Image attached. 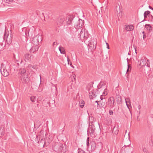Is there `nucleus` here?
<instances>
[{"label":"nucleus","instance_id":"33","mask_svg":"<svg viewBox=\"0 0 153 153\" xmlns=\"http://www.w3.org/2000/svg\"><path fill=\"white\" fill-rule=\"evenodd\" d=\"M78 153H86L85 152L83 151L81 149H79L78 150Z\"/></svg>","mask_w":153,"mask_h":153},{"label":"nucleus","instance_id":"28","mask_svg":"<svg viewBox=\"0 0 153 153\" xmlns=\"http://www.w3.org/2000/svg\"><path fill=\"white\" fill-rule=\"evenodd\" d=\"M85 33V37L84 38V39H87L89 37V35L88 34V32L87 30H86V32Z\"/></svg>","mask_w":153,"mask_h":153},{"label":"nucleus","instance_id":"56","mask_svg":"<svg viewBox=\"0 0 153 153\" xmlns=\"http://www.w3.org/2000/svg\"><path fill=\"white\" fill-rule=\"evenodd\" d=\"M149 8L150 9H151L152 10V9H153V8L152 7H151V6H149Z\"/></svg>","mask_w":153,"mask_h":153},{"label":"nucleus","instance_id":"55","mask_svg":"<svg viewBox=\"0 0 153 153\" xmlns=\"http://www.w3.org/2000/svg\"><path fill=\"white\" fill-rule=\"evenodd\" d=\"M32 66H32V65H28V67L29 68H30V67H32Z\"/></svg>","mask_w":153,"mask_h":153},{"label":"nucleus","instance_id":"39","mask_svg":"<svg viewBox=\"0 0 153 153\" xmlns=\"http://www.w3.org/2000/svg\"><path fill=\"white\" fill-rule=\"evenodd\" d=\"M93 92H94V91H91L89 92V95L90 98V97H92V96L93 95Z\"/></svg>","mask_w":153,"mask_h":153},{"label":"nucleus","instance_id":"16","mask_svg":"<svg viewBox=\"0 0 153 153\" xmlns=\"http://www.w3.org/2000/svg\"><path fill=\"white\" fill-rule=\"evenodd\" d=\"M86 32V30H84V31L82 30V29L80 33L79 34L80 39H84L85 37V33Z\"/></svg>","mask_w":153,"mask_h":153},{"label":"nucleus","instance_id":"20","mask_svg":"<svg viewBox=\"0 0 153 153\" xmlns=\"http://www.w3.org/2000/svg\"><path fill=\"white\" fill-rule=\"evenodd\" d=\"M134 29L132 25H128V26H126V27L125 28V30H126L127 31H131L133 30Z\"/></svg>","mask_w":153,"mask_h":153},{"label":"nucleus","instance_id":"30","mask_svg":"<svg viewBox=\"0 0 153 153\" xmlns=\"http://www.w3.org/2000/svg\"><path fill=\"white\" fill-rule=\"evenodd\" d=\"M30 52L31 53H34L35 52V51H34V48L33 47H32L30 50Z\"/></svg>","mask_w":153,"mask_h":153},{"label":"nucleus","instance_id":"14","mask_svg":"<svg viewBox=\"0 0 153 153\" xmlns=\"http://www.w3.org/2000/svg\"><path fill=\"white\" fill-rule=\"evenodd\" d=\"M61 144L60 143H55V144L53 146V150L55 152H58L59 148L60 147Z\"/></svg>","mask_w":153,"mask_h":153},{"label":"nucleus","instance_id":"1","mask_svg":"<svg viewBox=\"0 0 153 153\" xmlns=\"http://www.w3.org/2000/svg\"><path fill=\"white\" fill-rule=\"evenodd\" d=\"M95 128L92 121H91L90 118V123L89 127L88 128V134H90V136L92 138H94L96 136V133L95 132Z\"/></svg>","mask_w":153,"mask_h":153},{"label":"nucleus","instance_id":"22","mask_svg":"<svg viewBox=\"0 0 153 153\" xmlns=\"http://www.w3.org/2000/svg\"><path fill=\"white\" fill-rule=\"evenodd\" d=\"M59 50L60 51V53L62 54H65V51L64 48L62 46H59Z\"/></svg>","mask_w":153,"mask_h":153},{"label":"nucleus","instance_id":"36","mask_svg":"<svg viewBox=\"0 0 153 153\" xmlns=\"http://www.w3.org/2000/svg\"><path fill=\"white\" fill-rule=\"evenodd\" d=\"M34 51H37L39 49V47L38 45H35L34 47Z\"/></svg>","mask_w":153,"mask_h":153},{"label":"nucleus","instance_id":"6","mask_svg":"<svg viewBox=\"0 0 153 153\" xmlns=\"http://www.w3.org/2000/svg\"><path fill=\"white\" fill-rule=\"evenodd\" d=\"M107 106L110 108H113L114 106V99L113 97H110L106 103Z\"/></svg>","mask_w":153,"mask_h":153},{"label":"nucleus","instance_id":"40","mask_svg":"<svg viewBox=\"0 0 153 153\" xmlns=\"http://www.w3.org/2000/svg\"><path fill=\"white\" fill-rule=\"evenodd\" d=\"M100 99L101 100H104V99H105L104 97V95H101L100 97Z\"/></svg>","mask_w":153,"mask_h":153},{"label":"nucleus","instance_id":"52","mask_svg":"<svg viewBox=\"0 0 153 153\" xmlns=\"http://www.w3.org/2000/svg\"><path fill=\"white\" fill-rule=\"evenodd\" d=\"M86 145L87 146H89V142H86Z\"/></svg>","mask_w":153,"mask_h":153},{"label":"nucleus","instance_id":"23","mask_svg":"<svg viewBox=\"0 0 153 153\" xmlns=\"http://www.w3.org/2000/svg\"><path fill=\"white\" fill-rule=\"evenodd\" d=\"M145 27L149 32H151L152 30V27L149 24H146L145 25Z\"/></svg>","mask_w":153,"mask_h":153},{"label":"nucleus","instance_id":"25","mask_svg":"<svg viewBox=\"0 0 153 153\" xmlns=\"http://www.w3.org/2000/svg\"><path fill=\"white\" fill-rule=\"evenodd\" d=\"M150 12L149 11H146L144 13V18H146L148 16Z\"/></svg>","mask_w":153,"mask_h":153},{"label":"nucleus","instance_id":"63","mask_svg":"<svg viewBox=\"0 0 153 153\" xmlns=\"http://www.w3.org/2000/svg\"><path fill=\"white\" fill-rule=\"evenodd\" d=\"M119 16H120V17H121L122 16V15H119Z\"/></svg>","mask_w":153,"mask_h":153},{"label":"nucleus","instance_id":"57","mask_svg":"<svg viewBox=\"0 0 153 153\" xmlns=\"http://www.w3.org/2000/svg\"><path fill=\"white\" fill-rule=\"evenodd\" d=\"M43 132V131H40V133H42Z\"/></svg>","mask_w":153,"mask_h":153},{"label":"nucleus","instance_id":"53","mask_svg":"<svg viewBox=\"0 0 153 153\" xmlns=\"http://www.w3.org/2000/svg\"><path fill=\"white\" fill-rule=\"evenodd\" d=\"M89 137H88L87 139L86 142H89Z\"/></svg>","mask_w":153,"mask_h":153},{"label":"nucleus","instance_id":"4","mask_svg":"<svg viewBox=\"0 0 153 153\" xmlns=\"http://www.w3.org/2000/svg\"><path fill=\"white\" fill-rule=\"evenodd\" d=\"M42 40V37L41 35H37L34 37L32 40V43L35 45H38L39 42Z\"/></svg>","mask_w":153,"mask_h":153},{"label":"nucleus","instance_id":"32","mask_svg":"<svg viewBox=\"0 0 153 153\" xmlns=\"http://www.w3.org/2000/svg\"><path fill=\"white\" fill-rule=\"evenodd\" d=\"M107 89L105 88L104 91L103 92V95L104 96L106 95L107 94Z\"/></svg>","mask_w":153,"mask_h":153},{"label":"nucleus","instance_id":"35","mask_svg":"<svg viewBox=\"0 0 153 153\" xmlns=\"http://www.w3.org/2000/svg\"><path fill=\"white\" fill-rule=\"evenodd\" d=\"M128 68L127 70V73L130 71L129 69H130V70H131V66H130V65H129L128 64Z\"/></svg>","mask_w":153,"mask_h":153},{"label":"nucleus","instance_id":"49","mask_svg":"<svg viewBox=\"0 0 153 153\" xmlns=\"http://www.w3.org/2000/svg\"><path fill=\"white\" fill-rule=\"evenodd\" d=\"M0 44L1 47H3L4 46V44L3 43L1 42L0 43Z\"/></svg>","mask_w":153,"mask_h":153},{"label":"nucleus","instance_id":"10","mask_svg":"<svg viewBox=\"0 0 153 153\" xmlns=\"http://www.w3.org/2000/svg\"><path fill=\"white\" fill-rule=\"evenodd\" d=\"M99 106L100 108H105V107L107 106V102L105 99L99 101Z\"/></svg>","mask_w":153,"mask_h":153},{"label":"nucleus","instance_id":"24","mask_svg":"<svg viewBox=\"0 0 153 153\" xmlns=\"http://www.w3.org/2000/svg\"><path fill=\"white\" fill-rule=\"evenodd\" d=\"M85 102L82 100H81L79 101V106L82 108L84 105Z\"/></svg>","mask_w":153,"mask_h":153},{"label":"nucleus","instance_id":"12","mask_svg":"<svg viewBox=\"0 0 153 153\" xmlns=\"http://www.w3.org/2000/svg\"><path fill=\"white\" fill-rule=\"evenodd\" d=\"M33 58V56L31 55L29 53H27L24 55V59L25 62L29 61L31 58Z\"/></svg>","mask_w":153,"mask_h":153},{"label":"nucleus","instance_id":"7","mask_svg":"<svg viewBox=\"0 0 153 153\" xmlns=\"http://www.w3.org/2000/svg\"><path fill=\"white\" fill-rule=\"evenodd\" d=\"M84 22L83 20L79 19L76 22V24H74V27L76 30H78L82 28V26L84 24Z\"/></svg>","mask_w":153,"mask_h":153},{"label":"nucleus","instance_id":"48","mask_svg":"<svg viewBox=\"0 0 153 153\" xmlns=\"http://www.w3.org/2000/svg\"><path fill=\"white\" fill-rule=\"evenodd\" d=\"M58 44V43H57V42H54L53 44V45H57Z\"/></svg>","mask_w":153,"mask_h":153},{"label":"nucleus","instance_id":"3","mask_svg":"<svg viewBox=\"0 0 153 153\" xmlns=\"http://www.w3.org/2000/svg\"><path fill=\"white\" fill-rule=\"evenodd\" d=\"M97 42L94 39H93L89 41L88 47L89 50L91 51L96 48Z\"/></svg>","mask_w":153,"mask_h":153},{"label":"nucleus","instance_id":"51","mask_svg":"<svg viewBox=\"0 0 153 153\" xmlns=\"http://www.w3.org/2000/svg\"><path fill=\"white\" fill-rule=\"evenodd\" d=\"M146 37V35L145 34H144L143 36V39H145Z\"/></svg>","mask_w":153,"mask_h":153},{"label":"nucleus","instance_id":"46","mask_svg":"<svg viewBox=\"0 0 153 153\" xmlns=\"http://www.w3.org/2000/svg\"><path fill=\"white\" fill-rule=\"evenodd\" d=\"M0 135H1L3 136L4 135V132L2 131L1 132L0 131Z\"/></svg>","mask_w":153,"mask_h":153},{"label":"nucleus","instance_id":"50","mask_svg":"<svg viewBox=\"0 0 153 153\" xmlns=\"http://www.w3.org/2000/svg\"><path fill=\"white\" fill-rule=\"evenodd\" d=\"M99 101H96L95 102L97 103V106H98L99 105Z\"/></svg>","mask_w":153,"mask_h":153},{"label":"nucleus","instance_id":"2","mask_svg":"<svg viewBox=\"0 0 153 153\" xmlns=\"http://www.w3.org/2000/svg\"><path fill=\"white\" fill-rule=\"evenodd\" d=\"M12 34L10 33L5 31L4 35V39L6 40V43L8 45H10L12 43Z\"/></svg>","mask_w":153,"mask_h":153},{"label":"nucleus","instance_id":"43","mask_svg":"<svg viewBox=\"0 0 153 153\" xmlns=\"http://www.w3.org/2000/svg\"><path fill=\"white\" fill-rule=\"evenodd\" d=\"M126 105L128 108L129 109L130 111V106L131 108V104H126Z\"/></svg>","mask_w":153,"mask_h":153},{"label":"nucleus","instance_id":"59","mask_svg":"<svg viewBox=\"0 0 153 153\" xmlns=\"http://www.w3.org/2000/svg\"><path fill=\"white\" fill-rule=\"evenodd\" d=\"M17 65H18V66H19V63H17Z\"/></svg>","mask_w":153,"mask_h":153},{"label":"nucleus","instance_id":"17","mask_svg":"<svg viewBox=\"0 0 153 153\" xmlns=\"http://www.w3.org/2000/svg\"><path fill=\"white\" fill-rule=\"evenodd\" d=\"M90 145L91 146V149L92 150L94 151L96 148V144L95 141H92L90 143Z\"/></svg>","mask_w":153,"mask_h":153},{"label":"nucleus","instance_id":"9","mask_svg":"<svg viewBox=\"0 0 153 153\" xmlns=\"http://www.w3.org/2000/svg\"><path fill=\"white\" fill-rule=\"evenodd\" d=\"M3 65V63L1 64V72L2 75L4 76L7 77L9 75V73L6 69H5L4 67H3L2 66Z\"/></svg>","mask_w":153,"mask_h":153},{"label":"nucleus","instance_id":"45","mask_svg":"<svg viewBox=\"0 0 153 153\" xmlns=\"http://www.w3.org/2000/svg\"><path fill=\"white\" fill-rule=\"evenodd\" d=\"M6 0V2L9 3L10 2H12L13 1V0Z\"/></svg>","mask_w":153,"mask_h":153},{"label":"nucleus","instance_id":"61","mask_svg":"<svg viewBox=\"0 0 153 153\" xmlns=\"http://www.w3.org/2000/svg\"><path fill=\"white\" fill-rule=\"evenodd\" d=\"M91 120H92V118H93V120H94V118H93L92 117H91Z\"/></svg>","mask_w":153,"mask_h":153},{"label":"nucleus","instance_id":"62","mask_svg":"<svg viewBox=\"0 0 153 153\" xmlns=\"http://www.w3.org/2000/svg\"><path fill=\"white\" fill-rule=\"evenodd\" d=\"M142 33L143 34H144L145 33L144 31H143Z\"/></svg>","mask_w":153,"mask_h":153},{"label":"nucleus","instance_id":"47","mask_svg":"<svg viewBox=\"0 0 153 153\" xmlns=\"http://www.w3.org/2000/svg\"><path fill=\"white\" fill-rule=\"evenodd\" d=\"M106 44L107 45V48H108V49H109V45L108 44V43H107L106 42Z\"/></svg>","mask_w":153,"mask_h":153},{"label":"nucleus","instance_id":"5","mask_svg":"<svg viewBox=\"0 0 153 153\" xmlns=\"http://www.w3.org/2000/svg\"><path fill=\"white\" fill-rule=\"evenodd\" d=\"M65 19L63 16H60L57 18L56 20V23L57 27L62 26L65 22Z\"/></svg>","mask_w":153,"mask_h":153},{"label":"nucleus","instance_id":"26","mask_svg":"<svg viewBox=\"0 0 153 153\" xmlns=\"http://www.w3.org/2000/svg\"><path fill=\"white\" fill-rule=\"evenodd\" d=\"M36 97L34 96H31L30 97L31 101L33 102H35L36 100Z\"/></svg>","mask_w":153,"mask_h":153},{"label":"nucleus","instance_id":"37","mask_svg":"<svg viewBox=\"0 0 153 153\" xmlns=\"http://www.w3.org/2000/svg\"><path fill=\"white\" fill-rule=\"evenodd\" d=\"M67 61L68 64H70V65H72L71 62L70 61V59L68 58V57L67 58Z\"/></svg>","mask_w":153,"mask_h":153},{"label":"nucleus","instance_id":"31","mask_svg":"<svg viewBox=\"0 0 153 153\" xmlns=\"http://www.w3.org/2000/svg\"><path fill=\"white\" fill-rule=\"evenodd\" d=\"M116 10L117 11V13H118L119 12V14L120 12V6H119V7H118L117 6L116 7Z\"/></svg>","mask_w":153,"mask_h":153},{"label":"nucleus","instance_id":"54","mask_svg":"<svg viewBox=\"0 0 153 153\" xmlns=\"http://www.w3.org/2000/svg\"><path fill=\"white\" fill-rule=\"evenodd\" d=\"M138 108L139 109H140L141 108V106L140 105H139L138 106Z\"/></svg>","mask_w":153,"mask_h":153},{"label":"nucleus","instance_id":"8","mask_svg":"<svg viewBox=\"0 0 153 153\" xmlns=\"http://www.w3.org/2000/svg\"><path fill=\"white\" fill-rule=\"evenodd\" d=\"M22 81L24 83H27L29 82L30 79L27 74H25L24 75L19 77Z\"/></svg>","mask_w":153,"mask_h":153},{"label":"nucleus","instance_id":"44","mask_svg":"<svg viewBox=\"0 0 153 153\" xmlns=\"http://www.w3.org/2000/svg\"><path fill=\"white\" fill-rule=\"evenodd\" d=\"M109 113L110 115H113V112L112 110H110L109 111Z\"/></svg>","mask_w":153,"mask_h":153},{"label":"nucleus","instance_id":"41","mask_svg":"<svg viewBox=\"0 0 153 153\" xmlns=\"http://www.w3.org/2000/svg\"><path fill=\"white\" fill-rule=\"evenodd\" d=\"M100 85H101V86H100V88H102V86L103 85H105V83H104V82H100Z\"/></svg>","mask_w":153,"mask_h":153},{"label":"nucleus","instance_id":"27","mask_svg":"<svg viewBox=\"0 0 153 153\" xmlns=\"http://www.w3.org/2000/svg\"><path fill=\"white\" fill-rule=\"evenodd\" d=\"M125 101L126 104H131V102L130 99L129 98L125 99Z\"/></svg>","mask_w":153,"mask_h":153},{"label":"nucleus","instance_id":"15","mask_svg":"<svg viewBox=\"0 0 153 153\" xmlns=\"http://www.w3.org/2000/svg\"><path fill=\"white\" fill-rule=\"evenodd\" d=\"M119 130V126L118 125H115L113 128L112 132L114 131V134L117 135L118 134Z\"/></svg>","mask_w":153,"mask_h":153},{"label":"nucleus","instance_id":"19","mask_svg":"<svg viewBox=\"0 0 153 153\" xmlns=\"http://www.w3.org/2000/svg\"><path fill=\"white\" fill-rule=\"evenodd\" d=\"M117 102L118 104H120L122 103V100L121 97L120 95H118L116 97Z\"/></svg>","mask_w":153,"mask_h":153},{"label":"nucleus","instance_id":"42","mask_svg":"<svg viewBox=\"0 0 153 153\" xmlns=\"http://www.w3.org/2000/svg\"><path fill=\"white\" fill-rule=\"evenodd\" d=\"M33 69L36 70L37 69V66L36 65H34L32 66V67Z\"/></svg>","mask_w":153,"mask_h":153},{"label":"nucleus","instance_id":"38","mask_svg":"<svg viewBox=\"0 0 153 153\" xmlns=\"http://www.w3.org/2000/svg\"><path fill=\"white\" fill-rule=\"evenodd\" d=\"M43 139V138L41 136L40 137V136L39 137V140L38 142V143H39L40 141L41 142L42 141Z\"/></svg>","mask_w":153,"mask_h":153},{"label":"nucleus","instance_id":"64","mask_svg":"<svg viewBox=\"0 0 153 153\" xmlns=\"http://www.w3.org/2000/svg\"><path fill=\"white\" fill-rule=\"evenodd\" d=\"M96 90L97 91H98V90H97L96 89Z\"/></svg>","mask_w":153,"mask_h":153},{"label":"nucleus","instance_id":"58","mask_svg":"<svg viewBox=\"0 0 153 153\" xmlns=\"http://www.w3.org/2000/svg\"><path fill=\"white\" fill-rule=\"evenodd\" d=\"M127 60L128 64V59L127 58Z\"/></svg>","mask_w":153,"mask_h":153},{"label":"nucleus","instance_id":"13","mask_svg":"<svg viewBox=\"0 0 153 153\" xmlns=\"http://www.w3.org/2000/svg\"><path fill=\"white\" fill-rule=\"evenodd\" d=\"M25 74H27L26 72V70L24 68H20L19 69L18 73L19 77L24 75Z\"/></svg>","mask_w":153,"mask_h":153},{"label":"nucleus","instance_id":"60","mask_svg":"<svg viewBox=\"0 0 153 153\" xmlns=\"http://www.w3.org/2000/svg\"><path fill=\"white\" fill-rule=\"evenodd\" d=\"M22 60H21V62H20V63L21 64L22 63Z\"/></svg>","mask_w":153,"mask_h":153},{"label":"nucleus","instance_id":"29","mask_svg":"<svg viewBox=\"0 0 153 153\" xmlns=\"http://www.w3.org/2000/svg\"><path fill=\"white\" fill-rule=\"evenodd\" d=\"M94 91V92L93 93L92 97H90L91 99H93V98H95L97 96V95L95 94Z\"/></svg>","mask_w":153,"mask_h":153},{"label":"nucleus","instance_id":"21","mask_svg":"<svg viewBox=\"0 0 153 153\" xmlns=\"http://www.w3.org/2000/svg\"><path fill=\"white\" fill-rule=\"evenodd\" d=\"M68 19V20L67 22V24L70 25L71 24L73 20V18L72 16H70V17H68L67 18V20Z\"/></svg>","mask_w":153,"mask_h":153},{"label":"nucleus","instance_id":"34","mask_svg":"<svg viewBox=\"0 0 153 153\" xmlns=\"http://www.w3.org/2000/svg\"><path fill=\"white\" fill-rule=\"evenodd\" d=\"M143 152H144V153H149V152H148V151L147 150V149L145 148H144L143 147Z\"/></svg>","mask_w":153,"mask_h":153},{"label":"nucleus","instance_id":"18","mask_svg":"<svg viewBox=\"0 0 153 153\" xmlns=\"http://www.w3.org/2000/svg\"><path fill=\"white\" fill-rule=\"evenodd\" d=\"M146 63V60L144 58H142L140 61V63L139 65L143 67L145 66Z\"/></svg>","mask_w":153,"mask_h":153},{"label":"nucleus","instance_id":"11","mask_svg":"<svg viewBox=\"0 0 153 153\" xmlns=\"http://www.w3.org/2000/svg\"><path fill=\"white\" fill-rule=\"evenodd\" d=\"M67 150L66 148V146L65 145H63V144H61L60 147L58 150V152H62L64 153L66 152Z\"/></svg>","mask_w":153,"mask_h":153}]
</instances>
